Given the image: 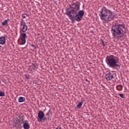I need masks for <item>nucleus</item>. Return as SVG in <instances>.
<instances>
[{
    "instance_id": "obj_1",
    "label": "nucleus",
    "mask_w": 129,
    "mask_h": 129,
    "mask_svg": "<svg viewBox=\"0 0 129 129\" xmlns=\"http://www.w3.org/2000/svg\"><path fill=\"white\" fill-rule=\"evenodd\" d=\"M99 13V16L100 19L105 24L113 21L115 18V14L104 6L102 8Z\"/></svg>"
},
{
    "instance_id": "obj_2",
    "label": "nucleus",
    "mask_w": 129,
    "mask_h": 129,
    "mask_svg": "<svg viewBox=\"0 0 129 129\" xmlns=\"http://www.w3.org/2000/svg\"><path fill=\"white\" fill-rule=\"evenodd\" d=\"M105 62L109 67V68H112L113 69H119L120 68V64L118 61V58L113 55H108L106 57Z\"/></svg>"
},
{
    "instance_id": "obj_3",
    "label": "nucleus",
    "mask_w": 129,
    "mask_h": 129,
    "mask_svg": "<svg viewBox=\"0 0 129 129\" xmlns=\"http://www.w3.org/2000/svg\"><path fill=\"white\" fill-rule=\"evenodd\" d=\"M125 29V27L123 24H118L112 26L111 29L112 36H113V37H122L125 33L124 30Z\"/></svg>"
},
{
    "instance_id": "obj_4",
    "label": "nucleus",
    "mask_w": 129,
    "mask_h": 129,
    "mask_svg": "<svg viewBox=\"0 0 129 129\" xmlns=\"http://www.w3.org/2000/svg\"><path fill=\"white\" fill-rule=\"evenodd\" d=\"M20 32H23L20 35L22 41V43H20V45H25L26 42V39H27V34H26V32L28 31V26L26 25V22H25L24 19H21L20 21Z\"/></svg>"
},
{
    "instance_id": "obj_5",
    "label": "nucleus",
    "mask_w": 129,
    "mask_h": 129,
    "mask_svg": "<svg viewBox=\"0 0 129 129\" xmlns=\"http://www.w3.org/2000/svg\"><path fill=\"white\" fill-rule=\"evenodd\" d=\"M69 6L70 7L67 9V11L71 13L72 15H77L78 11L80 10V2L77 1L75 3L70 4Z\"/></svg>"
},
{
    "instance_id": "obj_6",
    "label": "nucleus",
    "mask_w": 129,
    "mask_h": 129,
    "mask_svg": "<svg viewBox=\"0 0 129 129\" xmlns=\"http://www.w3.org/2000/svg\"><path fill=\"white\" fill-rule=\"evenodd\" d=\"M44 115L45 114H44V112L42 111L41 110H40L38 113V121H43V118H44Z\"/></svg>"
},
{
    "instance_id": "obj_7",
    "label": "nucleus",
    "mask_w": 129,
    "mask_h": 129,
    "mask_svg": "<svg viewBox=\"0 0 129 129\" xmlns=\"http://www.w3.org/2000/svg\"><path fill=\"white\" fill-rule=\"evenodd\" d=\"M71 14H72V13H71V12H69L68 11V10H67L66 15H67V16H68V17H69L70 19H71V20H74V18H75V16H74V15H73Z\"/></svg>"
},
{
    "instance_id": "obj_8",
    "label": "nucleus",
    "mask_w": 129,
    "mask_h": 129,
    "mask_svg": "<svg viewBox=\"0 0 129 129\" xmlns=\"http://www.w3.org/2000/svg\"><path fill=\"white\" fill-rule=\"evenodd\" d=\"M113 78V75L111 73H108L105 75V79L106 80H111Z\"/></svg>"
},
{
    "instance_id": "obj_9",
    "label": "nucleus",
    "mask_w": 129,
    "mask_h": 129,
    "mask_svg": "<svg viewBox=\"0 0 129 129\" xmlns=\"http://www.w3.org/2000/svg\"><path fill=\"white\" fill-rule=\"evenodd\" d=\"M30 127V124H29V122H28V121L25 120L24 123L23 124V128L24 129H29Z\"/></svg>"
},
{
    "instance_id": "obj_10",
    "label": "nucleus",
    "mask_w": 129,
    "mask_h": 129,
    "mask_svg": "<svg viewBox=\"0 0 129 129\" xmlns=\"http://www.w3.org/2000/svg\"><path fill=\"white\" fill-rule=\"evenodd\" d=\"M75 20L77 22H80V21L82 20V16H81L80 15H79L77 14L75 16Z\"/></svg>"
},
{
    "instance_id": "obj_11",
    "label": "nucleus",
    "mask_w": 129,
    "mask_h": 129,
    "mask_svg": "<svg viewBox=\"0 0 129 129\" xmlns=\"http://www.w3.org/2000/svg\"><path fill=\"white\" fill-rule=\"evenodd\" d=\"M6 44V38L5 36H2L0 37V44L5 45Z\"/></svg>"
},
{
    "instance_id": "obj_12",
    "label": "nucleus",
    "mask_w": 129,
    "mask_h": 129,
    "mask_svg": "<svg viewBox=\"0 0 129 129\" xmlns=\"http://www.w3.org/2000/svg\"><path fill=\"white\" fill-rule=\"evenodd\" d=\"M26 100V98L24 97H20L18 99V102H24Z\"/></svg>"
},
{
    "instance_id": "obj_13",
    "label": "nucleus",
    "mask_w": 129,
    "mask_h": 129,
    "mask_svg": "<svg viewBox=\"0 0 129 129\" xmlns=\"http://www.w3.org/2000/svg\"><path fill=\"white\" fill-rule=\"evenodd\" d=\"M10 21V19H8L5 20L3 22H2V26H7L8 25V23Z\"/></svg>"
},
{
    "instance_id": "obj_14",
    "label": "nucleus",
    "mask_w": 129,
    "mask_h": 129,
    "mask_svg": "<svg viewBox=\"0 0 129 129\" xmlns=\"http://www.w3.org/2000/svg\"><path fill=\"white\" fill-rule=\"evenodd\" d=\"M116 89H117L119 91H121L122 90V85H118L116 86Z\"/></svg>"
},
{
    "instance_id": "obj_15",
    "label": "nucleus",
    "mask_w": 129,
    "mask_h": 129,
    "mask_svg": "<svg viewBox=\"0 0 129 129\" xmlns=\"http://www.w3.org/2000/svg\"><path fill=\"white\" fill-rule=\"evenodd\" d=\"M82 104H83V102H79V103L77 105V108H81L82 106Z\"/></svg>"
},
{
    "instance_id": "obj_16",
    "label": "nucleus",
    "mask_w": 129,
    "mask_h": 129,
    "mask_svg": "<svg viewBox=\"0 0 129 129\" xmlns=\"http://www.w3.org/2000/svg\"><path fill=\"white\" fill-rule=\"evenodd\" d=\"M78 15H79V16H81V17L84 16V11H83V10L80 11Z\"/></svg>"
},
{
    "instance_id": "obj_17",
    "label": "nucleus",
    "mask_w": 129,
    "mask_h": 129,
    "mask_svg": "<svg viewBox=\"0 0 129 129\" xmlns=\"http://www.w3.org/2000/svg\"><path fill=\"white\" fill-rule=\"evenodd\" d=\"M29 15L27 13L22 14V19H26V18Z\"/></svg>"
},
{
    "instance_id": "obj_18",
    "label": "nucleus",
    "mask_w": 129,
    "mask_h": 129,
    "mask_svg": "<svg viewBox=\"0 0 129 129\" xmlns=\"http://www.w3.org/2000/svg\"><path fill=\"white\" fill-rule=\"evenodd\" d=\"M46 117H45V119L46 120H49L50 119V114H49V113H47L46 114Z\"/></svg>"
},
{
    "instance_id": "obj_19",
    "label": "nucleus",
    "mask_w": 129,
    "mask_h": 129,
    "mask_svg": "<svg viewBox=\"0 0 129 129\" xmlns=\"http://www.w3.org/2000/svg\"><path fill=\"white\" fill-rule=\"evenodd\" d=\"M101 44L102 46H103V47H105V46H106V42H104L103 40H101Z\"/></svg>"
},
{
    "instance_id": "obj_20",
    "label": "nucleus",
    "mask_w": 129,
    "mask_h": 129,
    "mask_svg": "<svg viewBox=\"0 0 129 129\" xmlns=\"http://www.w3.org/2000/svg\"><path fill=\"white\" fill-rule=\"evenodd\" d=\"M0 96L3 97L5 96V92H0Z\"/></svg>"
},
{
    "instance_id": "obj_21",
    "label": "nucleus",
    "mask_w": 129,
    "mask_h": 129,
    "mask_svg": "<svg viewBox=\"0 0 129 129\" xmlns=\"http://www.w3.org/2000/svg\"><path fill=\"white\" fill-rule=\"evenodd\" d=\"M19 118L21 119V120H24V115H20Z\"/></svg>"
},
{
    "instance_id": "obj_22",
    "label": "nucleus",
    "mask_w": 129,
    "mask_h": 129,
    "mask_svg": "<svg viewBox=\"0 0 129 129\" xmlns=\"http://www.w3.org/2000/svg\"><path fill=\"white\" fill-rule=\"evenodd\" d=\"M119 96H120L121 98H124V96H123V94H119Z\"/></svg>"
},
{
    "instance_id": "obj_23",
    "label": "nucleus",
    "mask_w": 129,
    "mask_h": 129,
    "mask_svg": "<svg viewBox=\"0 0 129 129\" xmlns=\"http://www.w3.org/2000/svg\"><path fill=\"white\" fill-rule=\"evenodd\" d=\"M25 76L26 79H30V76L29 75H25Z\"/></svg>"
},
{
    "instance_id": "obj_24",
    "label": "nucleus",
    "mask_w": 129,
    "mask_h": 129,
    "mask_svg": "<svg viewBox=\"0 0 129 129\" xmlns=\"http://www.w3.org/2000/svg\"><path fill=\"white\" fill-rule=\"evenodd\" d=\"M31 47H32V48H34V49H36V46H35V45L34 44H32Z\"/></svg>"
},
{
    "instance_id": "obj_25",
    "label": "nucleus",
    "mask_w": 129,
    "mask_h": 129,
    "mask_svg": "<svg viewBox=\"0 0 129 129\" xmlns=\"http://www.w3.org/2000/svg\"><path fill=\"white\" fill-rule=\"evenodd\" d=\"M47 113H49V114H52V112H51V110H49L47 112Z\"/></svg>"
},
{
    "instance_id": "obj_26",
    "label": "nucleus",
    "mask_w": 129,
    "mask_h": 129,
    "mask_svg": "<svg viewBox=\"0 0 129 129\" xmlns=\"http://www.w3.org/2000/svg\"><path fill=\"white\" fill-rule=\"evenodd\" d=\"M62 128L61 127V126H58L55 129H61Z\"/></svg>"
},
{
    "instance_id": "obj_27",
    "label": "nucleus",
    "mask_w": 129,
    "mask_h": 129,
    "mask_svg": "<svg viewBox=\"0 0 129 129\" xmlns=\"http://www.w3.org/2000/svg\"><path fill=\"white\" fill-rule=\"evenodd\" d=\"M3 81H6V80H4Z\"/></svg>"
},
{
    "instance_id": "obj_28",
    "label": "nucleus",
    "mask_w": 129,
    "mask_h": 129,
    "mask_svg": "<svg viewBox=\"0 0 129 129\" xmlns=\"http://www.w3.org/2000/svg\"><path fill=\"white\" fill-rule=\"evenodd\" d=\"M86 81H88V80H86Z\"/></svg>"
},
{
    "instance_id": "obj_29",
    "label": "nucleus",
    "mask_w": 129,
    "mask_h": 129,
    "mask_svg": "<svg viewBox=\"0 0 129 129\" xmlns=\"http://www.w3.org/2000/svg\"><path fill=\"white\" fill-rule=\"evenodd\" d=\"M87 115H89V114H87Z\"/></svg>"
}]
</instances>
